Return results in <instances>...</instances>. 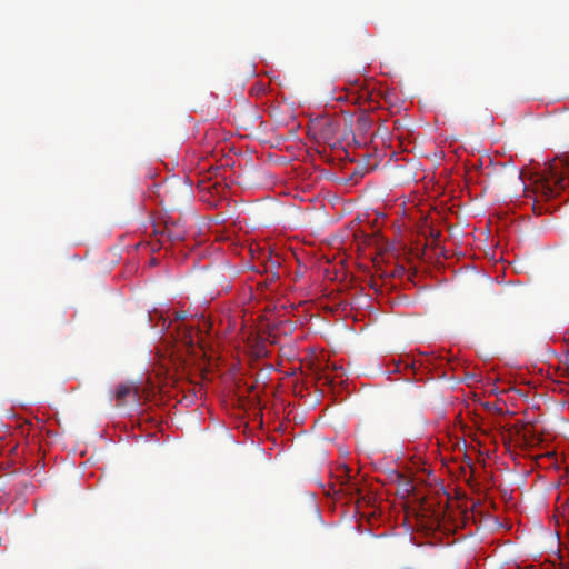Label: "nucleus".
I'll return each mask as SVG.
<instances>
[{"instance_id":"obj_1","label":"nucleus","mask_w":569,"mask_h":569,"mask_svg":"<svg viewBox=\"0 0 569 569\" xmlns=\"http://www.w3.org/2000/svg\"><path fill=\"white\" fill-rule=\"evenodd\" d=\"M569 186V164L562 160H555L548 167L545 194L555 197Z\"/></svg>"},{"instance_id":"obj_2","label":"nucleus","mask_w":569,"mask_h":569,"mask_svg":"<svg viewBox=\"0 0 569 569\" xmlns=\"http://www.w3.org/2000/svg\"><path fill=\"white\" fill-rule=\"evenodd\" d=\"M114 397L118 407L127 406L129 403L139 406L140 403L139 390L132 383H120L116 388Z\"/></svg>"},{"instance_id":"obj_3","label":"nucleus","mask_w":569,"mask_h":569,"mask_svg":"<svg viewBox=\"0 0 569 569\" xmlns=\"http://www.w3.org/2000/svg\"><path fill=\"white\" fill-rule=\"evenodd\" d=\"M177 318H179V319H183V318H184V316H183V315H179Z\"/></svg>"}]
</instances>
